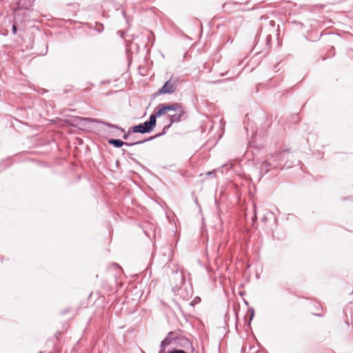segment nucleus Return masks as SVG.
<instances>
[{
	"label": "nucleus",
	"mask_w": 353,
	"mask_h": 353,
	"mask_svg": "<svg viewBox=\"0 0 353 353\" xmlns=\"http://www.w3.org/2000/svg\"><path fill=\"white\" fill-rule=\"evenodd\" d=\"M132 132H140V133H145L146 129L143 128V126L141 124H139L138 125H135L132 127Z\"/></svg>",
	"instance_id": "nucleus-6"
},
{
	"label": "nucleus",
	"mask_w": 353,
	"mask_h": 353,
	"mask_svg": "<svg viewBox=\"0 0 353 353\" xmlns=\"http://www.w3.org/2000/svg\"><path fill=\"white\" fill-rule=\"evenodd\" d=\"M176 83L172 79L167 81L163 86L159 90V94H171L176 90Z\"/></svg>",
	"instance_id": "nucleus-2"
},
{
	"label": "nucleus",
	"mask_w": 353,
	"mask_h": 353,
	"mask_svg": "<svg viewBox=\"0 0 353 353\" xmlns=\"http://www.w3.org/2000/svg\"><path fill=\"white\" fill-rule=\"evenodd\" d=\"M167 113H169L170 125H171L173 122L179 121L184 115L185 111L181 104L175 103L171 105H163L156 112V115L160 117Z\"/></svg>",
	"instance_id": "nucleus-1"
},
{
	"label": "nucleus",
	"mask_w": 353,
	"mask_h": 353,
	"mask_svg": "<svg viewBox=\"0 0 353 353\" xmlns=\"http://www.w3.org/2000/svg\"><path fill=\"white\" fill-rule=\"evenodd\" d=\"M130 132H128V134L124 135V137H124V139H126L128 138V136H130Z\"/></svg>",
	"instance_id": "nucleus-10"
},
{
	"label": "nucleus",
	"mask_w": 353,
	"mask_h": 353,
	"mask_svg": "<svg viewBox=\"0 0 353 353\" xmlns=\"http://www.w3.org/2000/svg\"><path fill=\"white\" fill-rule=\"evenodd\" d=\"M109 143L113 145H114L115 147H117V148H119V147H121L124 144H126V145H130L129 143H124L123 141H122L121 140H119V139H111L109 141ZM141 142H137V143H132L131 145H133V144H137V143H140Z\"/></svg>",
	"instance_id": "nucleus-5"
},
{
	"label": "nucleus",
	"mask_w": 353,
	"mask_h": 353,
	"mask_svg": "<svg viewBox=\"0 0 353 353\" xmlns=\"http://www.w3.org/2000/svg\"><path fill=\"white\" fill-rule=\"evenodd\" d=\"M170 343V341H168L167 339L164 340L163 342H162V345L163 346H165V345H167Z\"/></svg>",
	"instance_id": "nucleus-8"
},
{
	"label": "nucleus",
	"mask_w": 353,
	"mask_h": 353,
	"mask_svg": "<svg viewBox=\"0 0 353 353\" xmlns=\"http://www.w3.org/2000/svg\"><path fill=\"white\" fill-rule=\"evenodd\" d=\"M170 353H179V350H172Z\"/></svg>",
	"instance_id": "nucleus-9"
},
{
	"label": "nucleus",
	"mask_w": 353,
	"mask_h": 353,
	"mask_svg": "<svg viewBox=\"0 0 353 353\" xmlns=\"http://www.w3.org/2000/svg\"><path fill=\"white\" fill-rule=\"evenodd\" d=\"M92 121L88 118H81V117H75L70 120L65 121V123L74 126L81 128V125H83V123Z\"/></svg>",
	"instance_id": "nucleus-3"
},
{
	"label": "nucleus",
	"mask_w": 353,
	"mask_h": 353,
	"mask_svg": "<svg viewBox=\"0 0 353 353\" xmlns=\"http://www.w3.org/2000/svg\"><path fill=\"white\" fill-rule=\"evenodd\" d=\"M179 353H187V352H185V351H183L182 350H179Z\"/></svg>",
	"instance_id": "nucleus-11"
},
{
	"label": "nucleus",
	"mask_w": 353,
	"mask_h": 353,
	"mask_svg": "<svg viewBox=\"0 0 353 353\" xmlns=\"http://www.w3.org/2000/svg\"><path fill=\"white\" fill-rule=\"evenodd\" d=\"M12 32H13V34H15L17 33V26H16V24H14V25L12 26Z\"/></svg>",
	"instance_id": "nucleus-7"
},
{
	"label": "nucleus",
	"mask_w": 353,
	"mask_h": 353,
	"mask_svg": "<svg viewBox=\"0 0 353 353\" xmlns=\"http://www.w3.org/2000/svg\"><path fill=\"white\" fill-rule=\"evenodd\" d=\"M156 114H152L150 117L149 121H145L141 124L146 129V132L152 131L156 125Z\"/></svg>",
	"instance_id": "nucleus-4"
}]
</instances>
